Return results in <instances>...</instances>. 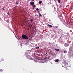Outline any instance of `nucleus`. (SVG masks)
Instances as JSON below:
<instances>
[{"mask_svg": "<svg viewBox=\"0 0 73 73\" xmlns=\"http://www.w3.org/2000/svg\"><path fill=\"white\" fill-rule=\"evenodd\" d=\"M60 7H62V6H61V5H60Z\"/></svg>", "mask_w": 73, "mask_h": 73, "instance_id": "nucleus-23", "label": "nucleus"}, {"mask_svg": "<svg viewBox=\"0 0 73 73\" xmlns=\"http://www.w3.org/2000/svg\"><path fill=\"white\" fill-rule=\"evenodd\" d=\"M33 5V8H35V7H36V6H35V5Z\"/></svg>", "mask_w": 73, "mask_h": 73, "instance_id": "nucleus-8", "label": "nucleus"}, {"mask_svg": "<svg viewBox=\"0 0 73 73\" xmlns=\"http://www.w3.org/2000/svg\"><path fill=\"white\" fill-rule=\"evenodd\" d=\"M22 37L23 39L24 40H28V38L27 36L25 35H22Z\"/></svg>", "mask_w": 73, "mask_h": 73, "instance_id": "nucleus-1", "label": "nucleus"}, {"mask_svg": "<svg viewBox=\"0 0 73 73\" xmlns=\"http://www.w3.org/2000/svg\"><path fill=\"white\" fill-rule=\"evenodd\" d=\"M30 0H29V1Z\"/></svg>", "mask_w": 73, "mask_h": 73, "instance_id": "nucleus-28", "label": "nucleus"}, {"mask_svg": "<svg viewBox=\"0 0 73 73\" xmlns=\"http://www.w3.org/2000/svg\"><path fill=\"white\" fill-rule=\"evenodd\" d=\"M27 58H28V59H29V60H33V59L32 58V57H31L30 55H29L27 56Z\"/></svg>", "mask_w": 73, "mask_h": 73, "instance_id": "nucleus-2", "label": "nucleus"}, {"mask_svg": "<svg viewBox=\"0 0 73 73\" xmlns=\"http://www.w3.org/2000/svg\"><path fill=\"white\" fill-rule=\"evenodd\" d=\"M37 48H40V47L39 46H38V47H37Z\"/></svg>", "mask_w": 73, "mask_h": 73, "instance_id": "nucleus-21", "label": "nucleus"}, {"mask_svg": "<svg viewBox=\"0 0 73 73\" xmlns=\"http://www.w3.org/2000/svg\"><path fill=\"white\" fill-rule=\"evenodd\" d=\"M71 56H72V57H73V54H72L71 55Z\"/></svg>", "mask_w": 73, "mask_h": 73, "instance_id": "nucleus-20", "label": "nucleus"}, {"mask_svg": "<svg viewBox=\"0 0 73 73\" xmlns=\"http://www.w3.org/2000/svg\"><path fill=\"white\" fill-rule=\"evenodd\" d=\"M55 50L56 51H59V50H60L58 49H55Z\"/></svg>", "mask_w": 73, "mask_h": 73, "instance_id": "nucleus-6", "label": "nucleus"}, {"mask_svg": "<svg viewBox=\"0 0 73 73\" xmlns=\"http://www.w3.org/2000/svg\"><path fill=\"white\" fill-rule=\"evenodd\" d=\"M32 26L30 27L31 29H32Z\"/></svg>", "mask_w": 73, "mask_h": 73, "instance_id": "nucleus-18", "label": "nucleus"}, {"mask_svg": "<svg viewBox=\"0 0 73 73\" xmlns=\"http://www.w3.org/2000/svg\"><path fill=\"white\" fill-rule=\"evenodd\" d=\"M31 26H32V25H31Z\"/></svg>", "mask_w": 73, "mask_h": 73, "instance_id": "nucleus-24", "label": "nucleus"}, {"mask_svg": "<svg viewBox=\"0 0 73 73\" xmlns=\"http://www.w3.org/2000/svg\"><path fill=\"white\" fill-rule=\"evenodd\" d=\"M36 10L37 11H38V10H39V9H38V8H36Z\"/></svg>", "mask_w": 73, "mask_h": 73, "instance_id": "nucleus-15", "label": "nucleus"}, {"mask_svg": "<svg viewBox=\"0 0 73 73\" xmlns=\"http://www.w3.org/2000/svg\"><path fill=\"white\" fill-rule=\"evenodd\" d=\"M30 21H31V22H32V21H33V20H32V19H31L30 20Z\"/></svg>", "mask_w": 73, "mask_h": 73, "instance_id": "nucleus-12", "label": "nucleus"}, {"mask_svg": "<svg viewBox=\"0 0 73 73\" xmlns=\"http://www.w3.org/2000/svg\"><path fill=\"white\" fill-rule=\"evenodd\" d=\"M66 51H64V53H66Z\"/></svg>", "mask_w": 73, "mask_h": 73, "instance_id": "nucleus-16", "label": "nucleus"}, {"mask_svg": "<svg viewBox=\"0 0 73 73\" xmlns=\"http://www.w3.org/2000/svg\"><path fill=\"white\" fill-rule=\"evenodd\" d=\"M42 3V1H40L39 2V4H41Z\"/></svg>", "mask_w": 73, "mask_h": 73, "instance_id": "nucleus-9", "label": "nucleus"}, {"mask_svg": "<svg viewBox=\"0 0 73 73\" xmlns=\"http://www.w3.org/2000/svg\"><path fill=\"white\" fill-rule=\"evenodd\" d=\"M34 4H35V2H30V5H33Z\"/></svg>", "mask_w": 73, "mask_h": 73, "instance_id": "nucleus-3", "label": "nucleus"}, {"mask_svg": "<svg viewBox=\"0 0 73 73\" xmlns=\"http://www.w3.org/2000/svg\"><path fill=\"white\" fill-rule=\"evenodd\" d=\"M7 13V14H8V15H10V14H9V12H8Z\"/></svg>", "mask_w": 73, "mask_h": 73, "instance_id": "nucleus-17", "label": "nucleus"}, {"mask_svg": "<svg viewBox=\"0 0 73 73\" xmlns=\"http://www.w3.org/2000/svg\"><path fill=\"white\" fill-rule=\"evenodd\" d=\"M29 27H31V26L30 25H29Z\"/></svg>", "mask_w": 73, "mask_h": 73, "instance_id": "nucleus-22", "label": "nucleus"}, {"mask_svg": "<svg viewBox=\"0 0 73 73\" xmlns=\"http://www.w3.org/2000/svg\"><path fill=\"white\" fill-rule=\"evenodd\" d=\"M58 3H61V1H60V0H58Z\"/></svg>", "mask_w": 73, "mask_h": 73, "instance_id": "nucleus-10", "label": "nucleus"}, {"mask_svg": "<svg viewBox=\"0 0 73 73\" xmlns=\"http://www.w3.org/2000/svg\"><path fill=\"white\" fill-rule=\"evenodd\" d=\"M38 60H40V59H38Z\"/></svg>", "mask_w": 73, "mask_h": 73, "instance_id": "nucleus-29", "label": "nucleus"}, {"mask_svg": "<svg viewBox=\"0 0 73 73\" xmlns=\"http://www.w3.org/2000/svg\"><path fill=\"white\" fill-rule=\"evenodd\" d=\"M39 14V15L40 16H42V15H41V14H40V13Z\"/></svg>", "mask_w": 73, "mask_h": 73, "instance_id": "nucleus-14", "label": "nucleus"}, {"mask_svg": "<svg viewBox=\"0 0 73 73\" xmlns=\"http://www.w3.org/2000/svg\"><path fill=\"white\" fill-rule=\"evenodd\" d=\"M38 14H40V13H39V11H38Z\"/></svg>", "mask_w": 73, "mask_h": 73, "instance_id": "nucleus-19", "label": "nucleus"}, {"mask_svg": "<svg viewBox=\"0 0 73 73\" xmlns=\"http://www.w3.org/2000/svg\"><path fill=\"white\" fill-rule=\"evenodd\" d=\"M55 62H58V61H59V60L58 59H56L55 60Z\"/></svg>", "mask_w": 73, "mask_h": 73, "instance_id": "nucleus-7", "label": "nucleus"}, {"mask_svg": "<svg viewBox=\"0 0 73 73\" xmlns=\"http://www.w3.org/2000/svg\"><path fill=\"white\" fill-rule=\"evenodd\" d=\"M54 1H56V0H54Z\"/></svg>", "mask_w": 73, "mask_h": 73, "instance_id": "nucleus-26", "label": "nucleus"}, {"mask_svg": "<svg viewBox=\"0 0 73 73\" xmlns=\"http://www.w3.org/2000/svg\"><path fill=\"white\" fill-rule=\"evenodd\" d=\"M69 46V44H68L65 43L64 44V46L66 47H67V46Z\"/></svg>", "mask_w": 73, "mask_h": 73, "instance_id": "nucleus-4", "label": "nucleus"}, {"mask_svg": "<svg viewBox=\"0 0 73 73\" xmlns=\"http://www.w3.org/2000/svg\"><path fill=\"white\" fill-rule=\"evenodd\" d=\"M46 54H47V52H46Z\"/></svg>", "mask_w": 73, "mask_h": 73, "instance_id": "nucleus-27", "label": "nucleus"}, {"mask_svg": "<svg viewBox=\"0 0 73 73\" xmlns=\"http://www.w3.org/2000/svg\"><path fill=\"white\" fill-rule=\"evenodd\" d=\"M16 4H19V3H18V1H16Z\"/></svg>", "mask_w": 73, "mask_h": 73, "instance_id": "nucleus-11", "label": "nucleus"}, {"mask_svg": "<svg viewBox=\"0 0 73 73\" xmlns=\"http://www.w3.org/2000/svg\"><path fill=\"white\" fill-rule=\"evenodd\" d=\"M55 28H58V27L57 26H55L54 27Z\"/></svg>", "mask_w": 73, "mask_h": 73, "instance_id": "nucleus-13", "label": "nucleus"}, {"mask_svg": "<svg viewBox=\"0 0 73 73\" xmlns=\"http://www.w3.org/2000/svg\"><path fill=\"white\" fill-rule=\"evenodd\" d=\"M48 27H50V28H52V25H47Z\"/></svg>", "mask_w": 73, "mask_h": 73, "instance_id": "nucleus-5", "label": "nucleus"}, {"mask_svg": "<svg viewBox=\"0 0 73 73\" xmlns=\"http://www.w3.org/2000/svg\"><path fill=\"white\" fill-rule=\"evenodd\" d=\"M32 0V1H34V0Z\"/></svg>", "mask_w": 73, "mask_h": 73, "instance_id": "nucleus-25", "label": "nucleus"}]
</instances>
